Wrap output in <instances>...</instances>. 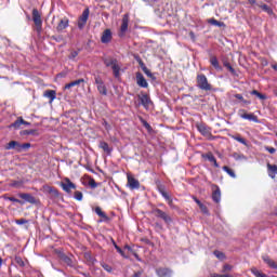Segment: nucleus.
I'll list each match as a JSON object with an SVG mask.
<instances>
[{"instance_id": "59", "label": "nucleus", "mask_w": 277, "mask_h": 277, "mask_svg": "<svg viewBox=\"0 0 277 277\" xmlns=\"http://www.w3.org/2000/svg\"><path fill=\"white\" fill-rule=\"evenodd\" d=\"M235 140H236V142H239L240 144H245L246 145V138H243L241 136H236Z\"/></svg>"}, {"instance_id": "64", "label": "nucleus", "mask_w": 277, "mask_h": 277, "mask_svg": "<svg viewBox=\"0 0 277 277\" xmlns=\"http://www.w3.org/2000/svg\"><path fill=\"white\" fill-rule=\"evenodd\" d=\"M209 277H226V275H220V274H212Z\"/></svg>"}, {"instance_id": "13", "label": "nucleus", "mask_w": 277, "mask_h": 277, "mask_svg": "<svg viewBox=\"0 0 277 277\" xmlns=\"http://www.w3.org/2000/svg\"><path fill=\"white\" fill-rule=\"evenodd\" d=\"M69 23H70V22L68 21L67 17L62 18V19L60 21L58 25L56 26V31H57L58 34H62V31H63L64 29H67Z\"/></svg>"}, {"instance_id": "1", "label": "nucleus", "mask_w": 277, "mask_h": 277, "mask_svg": "<svg viewBox=\"0 0 277 277\" xmlns=\"http://www.w3.org/2000/svg\"><path fill=\"white\" fill-rule=\"evenodd\" d=\"M4 148L5 150H14L16 153H23L31 148V143L21 144L18 141H10Z\"/></svg>"}, {"instance_id": "7", "label": "nucleus", "mask_w": 277, "mask_h": 277, "mask_svg": "<svg viewBox=\"0 0 277 277\" xmlns=\"http://www.w3.org/2000/svg\"><path fill=\"white\" fill-rule=\"evenodd\" d=\"M61 187H63L64 192L67 194H70L72 189H77V185L70 181V179L66 177L64 182L61 184Z\"/></svg>"}, {"instance_id": "41", "label": "nucleus", "mask_w": 277, "mask_h": 277, "mask_svg": "<svg viewBox=\"0 0 277 277\" xmlns=\"http://www.w3.org/2000/svg\"><path fill=\"white\" fill-rule=\"evenodd\" d=\"M74 197L76 200H83V193L79 192V190H76L75 194H74Z\"/></svg>"}, {"instance_id": "52", "label": "nucleus", "mask_w": 277, "mask_h": 277, "mask_svg": "<svg viewBox=\"0 0 277 277\" xmlns=\"http://www.w3.org/2000/svg\"><path fill=\"white\" fill-rule=\"evenodd\" d=\"M49 193L52 194L53 196H60V192L53 187H49Z\"/></svg>"}, {"instance_id": "35", "label": "nucleus", "mask_w": 277, "mask_h": 277, "mask_svg": "<svg viewBox=\"0 0 277 277\" xmlns=\"http://www.w3.org/2000/svg\"><path fill=\"white\" fill-rule=\"evenodd\" d=\"M223 66L232 72V75H235V68L232 67L230 63L228 61H223Z\"/></svg>"}, {"instance_id": "18", "label": "nucleus", "mask_w": 277, "mask_h": 277, "mask_svg": "<svg viewBox=\"0 0 277 277\" xmlns=\"http://www.w3.org/2000/svg\"><path fill=\"white\" fill-rule=\"evenodd\" d=\"M203 159H208L210 163H213L214 168H220V164L217 163V160L215 159V156H213L212 153H208L206 155H202Z\"/></svg>"}, {"instance_id": "36", "label": "nucleus", "mask_w": 277, "mask_h": 277, "mask_svg": "<svg viewBox=\"0 0 277 277\" xmlns=\"http://www.w3.org/2000/svg\"><path fill=\"white\" fill-rule=\"evenodd\" d=\"M213 254L214 256H216V259H220L221 261H224V259H226V255L224 254V252L215 250Z\"/></svg>"}, {"instance_id": "12", "label": "nucleus", "mask_w": 277, "mask_h": 277, "mask_svg": "<svg viewBox=\"0 0 277 277\" xmlns=\"http://www.w3.org/2000/svg\"><path fill=\"white\" fill-rule=\"evenodd\" d=\"M127 29H129V15L128 14L123 15V17H122L119 36H124V34H127Z\"/></svg>"}, {"instance_id": "24", "label": "nucleus", "mask_w": 277, "mask_h": 277, "mask_svg": "<svg viewBox=\"0 0 277 277\" xmlns=\"http://www.w3.org/2000/svg\"><path fill=\"white\" fill-rule=\"evenodd\" d=\"M98 146L102 148V150H104V153H107L108 155H111V150H114L111 147H109V144L104 141H101Z\"/></svg>"}, {"instance_id": "53", "label": "nucleus", "mask_w": 277, "mask_h": 277, "mask_svg": "<svg viewBox=\"0 0 277 277\" xmlns=\"http://www.w3.org/2000/svg\"><path fill=\"white\" fill-rule=\"evenodd\" d=\"M143 72H145L149 77V79H155V75H153L150 69L147 68V69L143 70Z\"/></svg>"}, {"instance_id": "5", "label": "nucleus", "mask_w": 277, "mask_h": 277, "mask_svg": "<svg viewBox=\"0 0 277 277\" xmlns=\"http://www.w3.org/2000/svg\"><path fill=\"white\" fill-rule=\"evenodd\" d=\"M56 254L65 265H68V267H75V262L72 261V255H66L63 251L56 250Z\"/></svg>"}, {"instance_id": "4", "label": "nucleus", "mask_w": 277, "mask_h": 277, "mask_svg": "<svg viewBox=\"0 0 277 277\" xmlns=\"http://www.w3.org/2000/svg\"><path fill=\"white\" fill-rule=\"evenodd\" d=\"M151 213L153 215H155V217H158L159 220H163L164 224H172V216L163 212V210L159 208H155L151 211Z\"/></svg>"}, {"instance_id": "49", "label": "nucleus", "mask_w": 277, "mask_h": 277, "mask_svg": "<svg viewBox=\"0 0 277 277\" xmlns=\"http://www.w3.org/2000/svg\"><path fill=\"white\" fill-rule=\"evenodd\" d=\"M157 189H158L159 194H163L166 192V186L162 185L161 183H158Z\"/></svg>"}, {"instance_id": "58", "label": "nucleus", "mask_w": 277, "mask_h": 277, "mask_svg": "<svg viewBox=\"0 0 277 277\" xmlns=\"http://www.w3.org/2000/svg\"><path fill=\"white\" fill-rule=\"evenodd\" d=\"M102 267H103V269H105V272H108V274H111V272H113L111 266L105 264V265H103Z\"/></svg>"}, {"instance_id": "32", "label": "nucleus", "mask_w": 277, "mask_h": 277, "mask_svg": "<svg viewBox=\"0 0 277 277\" xmlns=\"http://www.w3.org/2000/svg\"><path fill=\"white\" fill-rule=\"evenodd\" d=\"M251 94L252 96H258L260 98V101H266L267 100V95L256 91V90H253L251 91Z\"/></svg>"}, {"instance_id": "17", "label": "nucleus", "mask_w": 277, "mask_h": 277, "mask_svg": "<svg viewBox=\"0 0 277 277\" xmlns=\"http://www.w3.org/2000/svg\"><path fill=\"white\" fill-rule=\"evenodd\" d=\"M43 96L49 98L50 103H52L55 98H57V92H55V90H45Z\"/></svg>"}, {"instance_id": "44", "label": "nucleus", "mask_w": 277, "mask_h": 277, "mask_svg": "<svg viewBox=\"0 0 277 277\" xmlns=\"http://www.w3.org/2000/svg\"><path fill=\"white\" fill-rule=\"evenodd\" d=\"M51 40H54L55 42H64V36H62V35L52 36Z\"/></svg>"}, {"instance_id": "61", "label": "nucleus", "mask_w": 277, "mask_h": 277, "mask_svg": "<svg viewBox=\"0 0 277 277\" xmlns=\"http://www.w3.org/2000/svg\"><path fill=\"white\" fill-rule=\"evenodd\" d=\"M15 223L18 224V225L27 224V220L19 219V220H16Z\"/></svg>"}, {"instance_id": "48", "label": "nucleus", "mask_w": 277, "mask_h": 277, "mask_svg": "<svg viewBox=\"0 0 277 277\" xmlns=\"http://www.w3.org/2000/svg\"><path fill=\"white\" fill-rule=\"evenodd\" d=\"M89 185L92 189H96V187H98V184L96 183V181L94 179H91L89 181Z\"/></svg>"}, {"instance_id": "31", "label": "nucleus", "mask_w": 277, "mask_h": 277, "mask_svg": "<svg viewBox=\"0 0 277 277\" xmlns=\"http://www.w3.org/2000/svg\"><path fill=\"white\" fill-rule=\"evenodd\" d=\"M258 8H261L264 12L269 14V16H272V14H274V10H272V8H269V5H267V4H258Z\"/></svg>"}, {"instance_id": "54", "label": "nucleus", "mask_w": 277, "mask_h": 277, "mask_svg": "<svg viewBox=\"0 0 277 277\" xmlns=\"http://www.w3.org/2000/svg\"><path fill=\"white\" fill-rule=\"evenodd\" d=\"M264 149L267 150V153H269L271 155H274V153H276V148L274 147L265 146Z\"/></svg>"}, {"instance_id": "14", "label": "nucleus", "mask_w": 277, "mask_h": 277, "mask_svg": "<svg viewBox=\"0 0 277 277\" xmlns=\"http://www.w3.org/2000/svg\"><path fill=\"white\" fill-rule=\"evenodd\" d=\"M128 187L130 189H140V181L135 180V177L128 175Z\"/></svg>"}, {"instance_id": "55", "label": "nucleus", "mask_w": 277, "mask_h": 277, "mask_svg": "<svg viewBox=\"0 0 277 277\" xmlns=\"http://www.w3.org/2000/svg\"><path fill=\"white\" fill-rule=\"evenodd\" d=\"M95 83L98 87V85H103L105 82H103V79H101V77L95 76Z\"/></svg>"}, {"instance_id": "56", "label": "nucleus", "mask_w": 277, "mask_h": 277, "mask_svg": "<svg viewBox=\"0 0 277 277\" xmlns=\"http://www.w3.org/2000/svg\"><path fill=\"white\" fill-rule=\"evenodd\" d=\"M161 196L164 198V200H167V202L172 199V197L166 190L164 193H161Z\"/></svg>"}, {"instance_id": "15", "label": "nucleus", "mask_w": 277, "mask_h": 277, "mask_svg": "<svg viewBox=\"0 0 277 277\" xmlns=\"http://www.w3.org/2000/svg\"><path fill=\"white\" fill-rule=\"evenodd\" d=\"M18 197L22 198V200L29 202L30 205H36V197H34L31 194L21 193Z\"/></svg>"}, {"instance_id": "27", "label": "nucleus", "mask_w": 277, "mask_h": 277, "mask_svg": "<svg viewBox=\"0 0 277 277\" xmlns=\"http://www.w3.org/2000/svg\"><path fill=\"white\" fill-rule=\"evenodd\" d=\"M209 25H214L215 27H226V24L224 22H220L215 18L208 19Z\"/></svg>"}, {"instance_id": "3", "label": "nucleus", "mask_w": 277, "mask_h": 277, "mask_svg": "<svg viewBox=\"0 0 277 277\" xmlns=\"http://www.w3.org/2000/svg\"><path fill=\"white\" fill-rule=\"evenodd\" d=\"M197 88H199V90H205L206 92L211 90V84L205 74L197 75Z\"/></svg>"}, {"instance_id": "63", "label": "nucleus", "mask_w": 277, "mask_h": 277, "mask_svg": "<svg viewBox=\"0 0 277 277\" xmlns=\"http://www.w3.org/2000/svg\"><path fill=\"white\" fill-rule=\"evenodd\" d=\"M193 200L196 202V205H198V207H200V205H202V201L197 199L196 197H193Z\"/></svg>"}, {"instance_id": "42", "label": "nucleus", "mask_w": 277, "mask_h": 277, "mask_svg": "<svg viewBox=\"0 0 277 277\" xmlns=\"http://www.w3.org/2000/svg\"><path fill=\"white\" fill-rule=\"evenodd\" d=\"M199 209L201 211V213H203L205 215H209V208H207V206H205L203 203H201L199 206Z\"/></svg>"}, {"instance_id": "28", "label": "nucleus", "mask_w": 277, "mask_h": 277, "mask_svg": "<svg viewBox=\"0 0 277 277\" xmlns=\"http://www.w3.org/2000/svg\"><path fill=\"white\" fill-rule=\"evenodd\" d=\"M234 97L240 101V103H242V106L250 105L252 103L251 101L243 98V95L239 93L235 94Z\"/></svg>"}, {"instance_id": "34", "label": "nucleus", "mask_w": 277, "mask_h": 277, "mask_svg": "<svg viewBox=\"0 0 277 277\" xmlns=\"http://www.w3.org/2000/svg\"><path fill=\"white\" fill-rule=\"evenodd\" d=\"M97 90H98L100 94H103V96H107V87H105V83L100 84L97 87Z\"/></svg>"}, {"instance_id": "50", "label": "nucleus", "mask_w": 277, "mask_h": 277, "mask_svg": "<svg viewBox=\"0 0 277 277\" xmlns=\"http://www.w3.org/2000/svg\"><path fill=\"white\" fill-rule=\"evenodd\" d=\"M143 127L150 133L153 131V127L148 124L146 120H143Z\"/></svg>"}, {"instance_id": "9", "label": "nucleus", "mask_w": 277, "mask_h": 277, "mask_svg": "<svg viewBox=\"0 0 277 277\" xmlns=\"http://www.w3.org/2000/svg\"><path fill=\"white\" fill-rule=\"evenodd\" d=\"M240 118H243V120H250L251 122H259V117H256L254 114H248L245 109H240L238 111Z\"/></svg>"}, {"instance_id": "57", "label": "nucleus", "mask_w": 277, "mask_h": 277, "mask_svg": "<svg viewBox=\"0 0 277 277\" xmlns=\"http://www.w3.org/2000/svg\"><path fill=\"white\" fill-rule=\"evenodd\" d=\"M77 55H79V51H72L69 54V60H75V57H77Z\"/></svg>"}, {"instance_id": "19", "label": "nucleus", "mask_w": 277, "mask_h": 277, "mask_svg": "<svg viewBox=\"0 0 277 277\" xmlns=\"http://www.w3.org/2000/svg\"><path fill=\"white\" fill-rule=\"evenodd\" d=\"M81 83H85V80L83 78H80L78 80H75L65 84L64 90H70V88H75V85H81Z\"/></svg>"}, {"instance_id": "8", "label": "nucleus", "mask_w": 277, "mask_h": 277, "mask_svg": "<svg viewBox=\"0 0 277 277\" xmlns=\"http://www.w3.org/2000/svg\"><path fill=\"white\" fill-rule=\"evenodd\" d=\"M138 98L141 101V105H143L145 109H148V107L153 105V100H150V96L146 93H142L141 95H138Z\"/></svg>"}, {"instance_id": "45", "label": "nucleus", "mask_w": 277, "mask_h": 277, "mask_svg": "<svg viewBox=\"0 0 277 277\" xmlns=\"http://www.w3.org/2000/svg\"><path fill=\"white\" fill-rule=\"evenodd\" d=\"M85 259L87 261H89V263H91L92 265H94L96 263V259L92 258V255L90 253H85Z\"/></svg>"}, {"instance_id": "16", "label": "nucleus", "mask_w": 277, "mask_h": 277, "mask_svg": "<svg viewBox=\"0 0 277 277\" xmlns=\"http://www.w3.org/2000/svg\"><path fill=\"white\" fill-rule=\"evenodd\" d=\"M156 274L159 277H172V271L170 268H157Z\"/></svg>"}, {"instance_id": "10", "label": "nucleus", "mask_w": 277, "mask_h": 277, "mask_svg": "<svg viewBox=\"0 0 277 277\" xmlns=\"http://www.w3.org/2000/svg\"><path fill=\"white\" fill-rule=\"evenodd\" d=\"M111 29H105L101 37L102 44H109V42H111Z\"/></svg>"}, {"instance_id": "29", "label": "nucleus", "mask_w": 277, "mask_h": 277, "mask_svg": "<svg viewBox=\"0 0 277 277\" xmlns=\"http://www.w3.org/2000/svg\"><path fill=\"white\" fill-rule=\"evenodd\" d=\"M113 72H114V77L116 79H118L120 77V65H118V63H115L113 66Z\"/></svg>"}, {"instance_id": "21", "label": "nucleus", "mask_w": 277, "mask_h": 277, "mask_svg": "<svg viewBox=\"0 0 277 277\" xmlns=\"http://www.w3.org/2000/svg\"><path fill=\"white\" fill-rule=\"evenodd\" d=\"M212 200L213 202H220L222 200V192L220 190V187L216 186V189L212 193Z\"/></svg>"}, {"instance_id": "26", "label": "nucleus", "mask_w": 277, "mask_h": 277, "mask_svg": "<svg viewBox=\"0 0 277 277\" xmlns=\"http://www.w3.org/2000/svg\"><path fill=\"white\" fill-rule=\"evenodd\" d=\"M210 64L215 68V70H222V67L220 66V61H217L216 56L210 57Z\"/></svg>"}, {"instance_id": "25", "label": "nucleus", "mask_w": 277, "mask_h": 277, "mask_svg": "<svg viewBox=\"0 0 277 277\" xmlns=\"http://www.w3.org/2000/svg\"><path fill=\"white\" fill-rule=\"evenodd\" d=\"M95 213H96V215L102 217L104 222H109V216H107V214L105 212H103L101 207L95 208Z\"/></svg>"}, {"instance_id": "51", "label": "nucleus", "mask_w": 277, "mask_h": 277, "mask_svg": "<svg viewBox=\"0 0 277 277\" xmlns=\"http://www.w3.org/2000/svg\"><path fill=\"white\" fill-rule=\"evenodd\" d=\"M102 124L106 129V131H111V126L107 122V120L104 119Z\"/></svg>"}, {"instance_id": "11", "label": "nucleus", "mask_w": 277, "mask_h": 277, "mask_svg": "<svg viewBox=\"0 0 277 277\" xmlns=\"http://www.w3.org/2000/svg\"><path fill=\"white\" fill-rule=\"evenodd\" d=\"M136 84L138 88H148V81H146V78L140 71L136 72Z\"/></svg>"}, {"instance_id": "30", "label": "nucleus", "mask_w": 277, "mask_h": 277, "mask_svg": "<svg viewBox=\"0 0 277 277\" xmlns=\"http://www.w3.org/2000/svg\"><path fill=\"white\" fill-rule=\"evenodd\" d=\"M197 129H198L199 133H201V135H209V128H207V126L199 124V126H197Z\"/></svg>"}, {"instance_id": "38", "label": "nucleus", "mask_w": 277, "mask_h": 277, "mask_svg": "<svg viewBox=\"0 0 277 277\" xmlns=\"http://www.w3.org/2000/svg\"><path fill=\"white\" fill-rule=\"evenodd\" d=\"M136 62L138 63L140 67L142 68V70H146L148 67H146V64H144V61H142V58L140 56L135 57Z\"/></svg>"}, {"instance_id": "6", "label": "nucleus", "mask_w": 277, "mask_h": 277, "mask_svg": "<svg viewBox=\"0 0 277 277\" xmlns=\"http://www.w3.org/2000/svg\"><path fill=\"white\" fill-rule=\"evenodd\" d=\"M90 17V9H85L78 21V28L83 29L85 27V23H88V18Z\"/></svg>"}, {"instance_id": "46", "label": "nucleus", "mask_w": 277, "mask_h": 277, "mask_svg": "<svg viewBox=\"0 0 277 277\" xmlns=\"http://www.w3.org/2000/svg\"><path fill=\"white\" fill-rule=\"evenodd\" d=\"M15 263H17V265H19V267H25V262L23 261V259L21 256L15 258Z\"/></svg>"}, {"instance_id": "47", "label": "nucleus", "mask_w": 277, "mask_h": 277, "mask_svg": "<svg viewBox=\"0 0 277 277\" xmlns=\"http://www.w3.org/2000/svg\"><path fill=\"white\" fill-rule=\"evenodd\" d=\"M113 245L115 246V249L117 250V252H119L121 256H124V251H122V249L116 243L115 240H113Z\"/></svg>"}, {"instance_id": "37", "label": "nucleus", "mask_w": 277, "mask_h": 277, "mask_svg": "<svg viewBox=\"0 0 277 277\" xmlns=\"http://www.w3.org/2000/svg\"><path fill=\"white\" fill-rule=\"evenodd\" d=\"M251 272H252L253 276H255V277H266L267 276L256 268L251 269Z\"/></svg>"}, {"instance_id": "60", "label": "nucleus", "mask_w": 277, "mask_h": 277, "mask_svg": "<svg viewBox=\"0 0 277 277\" xmlns=\"http://www.w3.org/2000/svg\"><path fill=\"white\" fill-rule=\"evenodd\" d=\"M230 269H233V265H230V264H225V265L223 266V271H224V272H230Z\"/></svg>"}, {"instance_id": "40", "label": "nucleus", "mask_w": 277, "mask_h": 277, "mask_svg": "<svg viewBox=\"0 0 277 277\" xmlns=\"http://www.w3.org/2000/svg\"><path fill=\"white\" fill-rule=\"evenodd\" d=\"M3 198H4V200H10L11 202H18V205H23V201H21V200L17 199V198L8 197V195H4Z\"/></svg>"}, {"instance_id": "2", "label": "nucleus", "mask_w": 277, "mask_h": 277, "mask_svg": "<svg viewBox=\"0 0 277 277\" xmlns=\"http://www.w3.org/2000/svg\"><path fill=\"white\" fill-rule=\"evenodd\" d=\"M32 21L35 23L37 34H42V14L38 9L32 10Z\"/></svg>"}, {"instance_id": "39", "label": "nucleus", "mask_w": 277, "mask_h": 277, "mask_svg": "<svg viewBox=\"0 0 277 277\" xmlns=\"http://www.w3.org/2000/svg\"><path fill=\"white\" fill-rule=\"evenodd\" d=\"M24 182L23 181H12V183L10 184V187H23Z\"/></svg>"}, {"instance_id": "23", "label": "nucleus", "mask_w": 277, "mask_h": 277, "mask_svg": "<svg viewBox=\"0 0 277 277\" xmlns=\"http://www.w3.org/2000/svg\"><path fill=\"white\" fill-rule=\"evenodd\" d=\"M103 62L107 68H109L110 66H114L115 64H118V60L113 58L111 56L104 57Z\"/></svg>"}, {"instance_id": "43", "label": "nucleus", "mask_w": 277, "mask_h": 277, "mask_svg": "<svg viewBox=\"0 0 277 277\" xmlns=\"http://www.w3.org/2000/svg\"><path fill=\"white\" fill-rule=\"evenodd\" d=\"M36 130H23L19 132L21 135H34Z\"/></svg>"}, {"instance_id": "33", "label": "nucleus", "mask_w": 277, "mask_h": 277, "mask_svg": "<svg viewBox=\"0 0 277 277\" xmlns=\"http://www.w3.org/2000/svg\"><path fill=\"white\" fill-rule=\"evenodd\" d=\"M223 170H224V172L229 174L232 176V179H237V174H235V171L233 169H230L229 167L224 166Z\"/></svg>"}, {"instance_id": "62", "label": "nucleus", "mask_w": 277, "mask_h": 277, "mask_svg": "<svg viewBox=\"0 0 277 277\" xmlns=\"http://www.w3.org/2000/svg\"><path fill=\"white\" fill-rule=\"evenodd\" d=\"M168 205L171 209H176V206H174V201H172V198L169 199Z\"/></svg>"}, {"instance_id": "22", "label": "nucleus", "mask_w": 277, "mask_h": 277, "mask_svg": "<svg viewBox=\"0 0 277 277\" xmlns=\"http://www.w3.org/2000/svg\"><path fill=\"white\" fill-rule=\"evenodd\" d=\"M25 122L23 117H18L13 123L9 126V129H21V126Z\"/></svg>"}, {"instance_id": "20", "label": "nucleus", "mask_w": 277, "mask_h": 277, "mask_svg": "<svg viewBox=\"0 0 277 277\" xmlns=\"http://www.w3.org/2000/svg\"><path fill=\"white\" fill-rule=\"evenodd\" d=\"M267 170H268V176H271V179H276L277 166L267 163Z\"/></svg>"}]
</instances>
